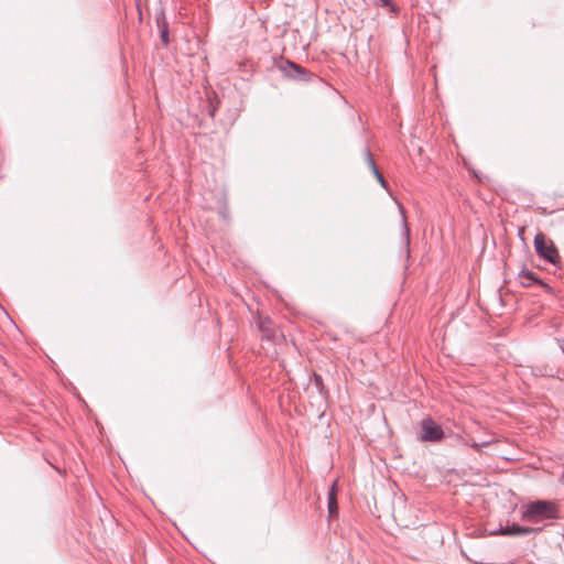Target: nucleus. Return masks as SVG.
Wrapping results in <instances>:
<instances>
[{
  "instance_id": "1",
  "label": "nucleus",
  "mask_w": 564,
  "mask_h": 564,
  "mask_svg": "<svg viewBox=\"0 0 564 564\" xmlns=\"http://www.w3.org/2000/svg\"><path fill=\"white\" fill-rule=\"evenodd\" d=\"M533 245L536 254L541 259L553 265L560 267L561 257L555 243L552 240L546 239L542 232H539L534 237Z\"/></svg>"
},
{
  "instance_id": "2",
  "label": "nucleus",
  "mask_w": 564,
  "mask_h": 564,
  "mask_svg": "<svg viewBox=\"0 0 564 564\" xmlns=\"http://www.w3.org/2000/svg\"><path fill=\"white\" fill-rule=\"evenodd\" d=\"M558 508L553 501L536 500L527 506L523 512L527 517H543L545 519H556Z\"/></svg>"
},
{
  "instance_id": "3",
  "label": "nucleus",
  "mask_w": 564,
  "mask_h": 564,
  "mask_svg": "<svg viewBox=\"0 0 564 564\" xmlns=\"http://www.w3.org/2000/svg\"><path fill=\"white\" fill-rule=\"evenodd\" d=\"M442 437L443 431L434 421L425 419L421 422V441L436 442Z\"/></svg>"
},
{
  "instance_id": "4",
  "label": "nucleus",
  "mask_w": 564,
  "mask_h": 564,
  "mask_svg": "<svg viewBox=\"0 0 564 564\" xmlns=\"http://www.w3.org/2000/svg\"><path fill=\"white\" fill-rule=\"evenodd\" d=\"M540 529H533L529 527H522L519 524H511L506 527H499L497 530L492 531V534H502V535H528L532 532H536Z\"/></svg>"
},
{
  "instance_id": "5",
  "label": "nucleus",
  "mask_w": 564,
  "mask_h": 564,
  "mask_svg": "<svg viewBox=\"0 0 564 564\" xmlns=\"http://www.w3.org/2000/svg\"><path fill=\"white\" fill-rule=\"evenodd\" d=\"M519 278L521 279L520 283L523 286H531L533 283L542 284V281H540L532 271L525 269L520 271Z\"/></svg>"
},
{
  "instance_id": "6",
  "label": "nucleus",
  "mask_w": 564,
  "mask_h": 564,
  "mask_svg": "<svg viewBox=\"0 0 564 564\" xmlns=\"http://www.w3.org/2000/svg\"><path fill=\"white\" fill-rule=\"evenodd\" d=\"M336 486L337 481H334L329 492H328V511L330 516H336L338 512V505L336 498Z\"/></svg>"
},
{
  "instance_id": "7",
  "label": "nucleus",
  "mask_w": 564,
  "mask_h": 564,
  "mask_svg": "<svg viewBox=\"0 0 564 564\" xmlns=\"http://www.w3.org/2000/svg\"><path fill=\"white\" fill-rule=\"evenodd\" d=\"M260 328L265 337L271 338L274 336V329L272 328V323L269 319L261 321Z\"/></svg>"
},
{
  "instance_id": "8",
  "label": "nucleus",
  "mask_w": 564,
  "mask_h": 564,
  "mask_svg": "<svg viewBox=\"0 0 564 564\" xmlns=\"http://www.w3.org/2000/svg\"><path fill=\"white\" fill-rule=\"evenodd\" d=\"M367 161H368V164H369L370 169L375 173L376 177L378 178L380 184L384 187L386 186V181L382 177V175L379 173V171L377 170L376 164H375L372 158L369 154H367Z\"/></svg>"
},
{
  "instance_id": "9",
  "label": "nucleus",
  "mask_w": 564,
  "mask_h": 564,
  "mask_svg": "<svg viewBox=\"0 0 564 564\" xmlns=\"http://www.w3.org/2000/svg\"><path fill=\"white\" fill-rule=\"evenodd\" d=\"M491 442H492L491 440L482 441L481 443L474 442V443H471V447L478 449L480 446H486V445L491 444Z\"/></svg>"
},
{
  "instance_id": "10",
  "label": "nucleus",
  "mask_w": 564,
  "mask_h": 564,
  "mask_svg": "<svg viewBox=\"0 0 564 564\" xmlns=\"http://www.w3.org/2000/svg\"><path fill=\"white\" fill-rule=\"evenodd\" d=\"M473 174L478 180V182H482V177L476 171L473 170Z\"/></svg>"
},
{
  "instance_id": "11",
  "label": "nucleus",
  "mask_w": 564,
  "mask_h": 564,
  "mask_svg": "<svg viewBox=\"0 0 564 564\" xmlns=\"http://www.w3.org/2000/svg\"><path fill=\"white\" fill-rule=\"evenodd\" d=\"M162 40L164 41V43H167V34L165 31L162 32Z\"/></svg>"
},
{
  "instance_id": "12",
  "label": "nucleus",
  "mask_w": 564,
  "mask_h": 564,
  "mask_svg": "<svg viewBox=\"0 0 564 564\" xmlns=\"http://www.w3.org/2000/svg\"><path fill=\"white\" fill-rule=\"evenodd\" d=\"M382 4L383 6H388L389 4V0H381Z\"/></svg>"
}]
</instances>
